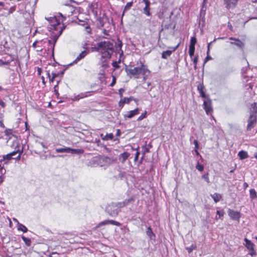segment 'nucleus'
<instances>
[{
	"mask_svg": "<svg viewBox=\"0 0 257 257\" xmlns=\"http://www.w3.org/2000/svg\"><path fill=\"white\" fill-rule=\"evenodd\" d=\"M149 151V149H148V148H145V150H144V152H143V154H144V155L146 154V153L148 152Z\"/></svg>",
	"mask_w": 257,
	"mask_h": 257,
	"instance_id": "obj_61",
	"label": "nucleus"
},
{
	"mask_svg": "<svg viewBox=\"0 0 257 257\" xmlns=\"http://www.w3.org/2000/svg\"><path fill=\"white\" fill-rule=\"evenodd\" d=\"M231 40H234L235 42H231L230 44L232 45H234L236 46H237L239 48H242L244 46L243 43H242L241 41H240L239 39H236L233 37H230L229 38Z\"/></svg>",
	"mask_w": 257,
	"mask_h": 257,
	"instance_id": "obj_12",
	"label": "nucleus"
},
{
	"mask_svg": "<svg viewBox=\"0 0 257 257\" xmlns=\"http://www.w3.org/2000/svg\"><path fill=\"white\" fill-rule=\"evenodd\" d=\"M139 147H138L137 149H136V150L137 151L136 154H135V159H134V161H137L138 160V158H139V155H140V152H139Z\"/></svg>",
	"mask_w": 257,
	"mask_h": 257,
	"instance_id": "obj_43",
	"label": "nucleus"
},
{
	"mask_svg": "<svg viewBox=\"0 0 257 257\" xmlns=\"http://www.w3.org/2000/svg\"><path fill=\"white\" fill-rule=\"evenodd\" d=\"M0 105L2 106V107H5V103L1 99H0Z\"/></svg>",
	"mask_w": 257,
	"mask_h": 257,
	"instance_id": "obj_52",
	"label": "nucleus"
},
{
	"mask_svg": "<svg viewBox=\"0 0 257 257\" xmlns=\"http://www.w3.org/2000/svg\"><path fill=\"white\" fill-rule=\"evenodd\" d=\"M120 208L118 202H112L106 206V211L110 216L115 217L120 212Z\"/></svg>",
	"mask_w": 257,
	"mask_h": 257,
	"instance_id": "obj_4",
	"label": "nucleus"
},
{
	"mask_svg": "<svg viewBox=\"0 0 257 257\" xmlns=\"http://www.w3.org/2000/svg\"><path fill=\"white\" fill-rule=\"evenodd\" d=\"M197 42V40L195 37H192L190 40V44L189 46H195V44Z\"/></svg>",
	"mask_w": 257,
	"mask_h": 257,
	"instance_id": "obj_38",
	"label": "nucleus"
},
{
	"mask_svg": "<svg viewBox=\"0 0 257 257\" xmlns=\"http://www.w3.org/2000/svg\"><path fill=\"white\" fill-rule=\"evenodd\" d=\"M112 162V159H111L109 157H106V164L108 165L110 164Z\"/></svg>",
	"mask_w": 257,
	"mask_h": 257,
	"instance_id": "obj_45",
	"label": "nucleus"
},
{
	"mask_svg": "<svg viewBox=\"0 0 257 257\" xmlns=\"http://www.w3.org/2000/svg\"><path fill=\"white\" fill-rule=\"evenodd\" d=\"M244 240L245 242L244 245L248 250H251L255 247V245L254 243L247 238H244Z\"/></svg>",
	"mask_w": 257,
	"mask_h": 257,
	"instance_id": "obj_14",
	"label": "nucleus"
},
{
	"mask_svg": "<svg viewBox=\"0 0 257 257\" xmlns=\"http://www.w3.org/2000/svg\"><path fill=\"white\" fill-rule=\"evenodd\" d=\"M108 220H105L103 221L100 222L97 225V227H99L101 226L108 225Z\"/></svg>",
	"mask_w": 257,
	"mask_h": 257,
	"instance_id": "obj_36",
	"label": "nucleus"
},
{
	"mask_svg": "<svg viewBox=\"0 0 257 257\" xmlns=\"http://www.w3.org/2000/svg\"><path fill=\"white\" fill-rule=\"evenodd\" d=\"M22 238L27 246H31L32 241L30 238H27L24 236H22Z\"/></svg>",
	"mask_w": 257,
	"mask_h": 257,
	"instance_id": "obj_25",
	"label": "nucleus"
},
{
	"mask_svg": "<svg viewBox=\"0 0 257 257\" xmlns=\"http://www.w3.org/2000/svg\"><path fill=\"white\" fill-rule=\"evenodd\" d=\"M19 155L16 158H15L17 160H19L20 159L22 153V151H19Z\"/></svg>",
	"mask_w": 257,
	"mask_h": 257,
	"instance_id": "obj_51",
	"label": "nucleus"
},
{
	"mask_svg": "<svg viewBox=\"0 0 257 257\" xmlns=\"http://www.w3.org/2000/svg\"><path fill=\"white\" fill-rule=\"evenodd\" d=\"M210 196L215 203L219 202L222 197L221 194L217 193L211 194Z\"/></svg>",
	"mask_w": 257,
	"mask_h": 257,
	"instance_id": "obj_22",
	"label": "nucleus"
},
{
	"mask_svg": "<svg viewBox=\"0 0 257 257\" xmlns=\"http://www.w3.org/2000/svg\"><path fill=\"white\" fill-rule=\"evenodd\" d=\"M108 224H111L117 226H120L121 225L120 222L113 220H108Z\"/></svg>",
	"mask_w": 257,
	"mask_h": 257,
	"instance_id": "obj_31",
	"label": "nucleus"
},
{
	"mask_svg": "<svg viewBox=\"0 0 257 257\" xmlns=\"http://www.w3.org/2000/svg\"><path fill=\"white\" fill-rule=\"evenodd\" d=\"M249 195L250 198L252 200L257 198L256 193L254 189H251L249 190Z\"/></svg>",
	"mask_w": 257,
	"mask_h": 257,
	"instance_id": "obj_24",
	"label": "nucleus"
},
{
	"mask_svg": "<svg viewBox=\"0 0 257 257\" xmlns=\"http://www.w3.org/2000/svg\"><path fill=\"white\" fill-rule=\"evenodd\" d=\"M130 154L128 152H124L122 154H120L119 156V160L122 162L124 163L126 159L129 157Z\"/></svg>",
	"mask_w": 257,
	"mask_h": 257,
	"instance_id": "obj_18",
	"label": "nucleus"
},
{
	"mask_svg": "<svg viewBox=\"0 0 257 257\" xmlns=\"http://www.w3.org/2000/svg\"><path fill=\"white\" fill-rule=\"evenodd\" d=\"M58 75L59 74L58 73H53V72L52 73V77L54 78H56V77H57L58 76Z\"/></svg>",
	"mask_w": 257,
	"mask_h": 257,
	"instance_id": "obj_55",
	"label": "nucleus"
},
{
	"mask_svg": "<svg viewBox=\"0 0 257 257\" xmlns=\"http://www.w3.org/2000/svg\"><path fill=\"white\" fill-rule=\"evenodd\" d=\"M147 111H145L144 113H143L138 118V121H140L145 118L146 117L147 115Z\"/></svg>",
	"mask_w": 257,
	"mask_h": 257,
	"instance_id": "obj_35",
	"label": "nucleus"
},
{
	"mask_svg": "<svg viewBox=\"0 0 257 257\" xmlns=\"http://www.w3.org/2000/svg\"><path fill=\"white\" fill-rule=\"evenodd\" d=\"M103 33L104 34V35H106V36L108 35V32L105 29L103 30Z\"/></svg>",
	"mask_w": 257,
	"mask_h": 257,
	"instance_id": "obj_57",
	"label": "nucleus"
},
{
	"mask_svg": "<svg viewBox=\"0 0 257 257\" xmlns=\"http://www.w3.org/2000/svg\"><path fill=\"white\" fill-rule=\"evenodd\" d=\"M83 152L84 151L82 149H75L69 148L68 153H71L72 154H82Z\"/></svg>",
	"mask_w": 257,
	"mask_h": 257,
	"instance_id": "obj_20",
	"label": "nucleus"
},
{
	"mask_svg": "<svg viewBox=\"0 0 257 257\" xmlns=\"http://www.w3.org/2000/svg\"><path fill=\"white\" fill-rule=\"evenodd\" d=\"M216 39H214L213 41L212 42H211L209 43H208V45H207V55H208L209 54V52H210V45L211 44L214 42L215 41H216Z\"/></svg>",
	"mask_w": 257,
	"mask_h": 257,
	"instance_id": "obj_41",
	"label": "nucleus"
},
{
	"mask_svg": "<svg viewBox=\"0 0 257 257\" xmlns=\"http://www.w3.org/2000/svg\"><path fill=\"white\" fill-rule=\"evenodd\" d=\"M146 234L151 239H153V237H155L156 235L152 231V229L150 226L147 228L146 231Z\"/></svg>",
	"mask_w": 257,
	"mask_h": 257,
	"instance_id": "obj_23",
	"label": "nucleus"
},
{
	"mask_svg": "<svg viewBox=\"0 0 257 257\" xmlns=\"http://www.w3.org/2000/svg\"><path fill=\"white\" fill-rule=\"evenodd\" d=\"M88 54V52L86 50H84L82 52H81V53H80L76 58V59L73 61L72 64L75 63L76 64L78 63L80 60L83 59L86 55Z\"/></svg>",
	"mask_w": 257,
	"mask_h": 257,
	"instance_id": "obj_11",
	"label": "nucleus"
},
{
	"mask_svg": "<svg viewBox=\"0 0 257 257\" xmlns=\"http://www.w3.org/2000/svg\"><path fill=\"white\" fill-rule=\"evenodd\" d=\"M238 156L240 160H243L248 157L247 152L242 150L238 152Z\"/></svg>",
	"mask_w": 257,
	"mask_h": 257,
	"instance_id": "obj_21",
	"label": "nucleus"
},
{
	"mask_svg": "<svg viewBox=\"0 0 257 257\" xmlns=\"http://www.w3.org/2000/svg\"><path fill=\"white\" fill-rule=\"evenodd\" d=\"M0 126L2 128L5 127V125H4V123L3 122L2 120H0Z\"/></svg>",
	"mask_w": 257,
	"mask_h": 257,
	"instance_id": "obj_56",
	"label": "nucleus"
},
{
	"mask_svg": "<svg viewBox=\"0 0 257 257\" xmlns=\"http://www.w3.org/2000/svg\"><path fill=\"white\" fill-rule=\"evenodd\" d=\"M113 44L110 41H101L97 44V49L101 54V65L103 68L108 67L107 60L113 52Z\"/></svg>",
	"mask_w": 257,
	"mask_h": 257,
	"instance_id": "obj_1",
	"label": "nucleus"
},
{
	"mask_svg": "<svg viewBox=\"0 0 257 257\" xmlns=\"http://www.w3.org/2000/svg\"><path fill=\"white\" fill-rule=\"evenodd\" d=\"M118 45L117 46V48H119L120 49L121 48L122 44V42L119 39H118Z\"/></svg>",
	"mask_w": 257,
	"mask_h": 257,
	"instance_id": "obj_49",
	"label": "nucleus"
},
{
	"mask_svg": "<svg viewBox=\"0 0 257 257\" xmlns=\"http://www.w3.org/2000/svg\"><path fill=\"white\" fill-rule=\"evenodd\" d=\"M134 200L133 198H130L124 200L122 202H118V205H119L120 208L123 207L124 206L127 205L128 204L134 201Z\"/></svg>",
	"mask_w": 257,
	"mask_h": 257,
	"instance_id": "obj_19",
	"label": "nucleus"
},
{
	"mask_svg": "<svg viewBox=\"0 0 257 257\" xmlns=\"http://www.w3.org/2000/svg\"><path fill=\"white\" fill-rule=\"evenodd\" d=\"M139 113V109L138 108H137L135 109L134 110L127 111L124 114V117L125 119L131 118L133 116H134L135 115H136Z\"/></svg>",
	"mask_w": 257,
	"mask_h": 257,
	"instance_id": "obj_10",
	"label": "nucleus"
},
{
	"mask_svg": "<svg viewBox=\"0 0 257 257\" xmlns=\"http://www.w3.org/2000/svg\"><path fill=\"white\" fill-rule=\"evenodd\" d=\"M133 4V1L127 3L126 4L125 6L124 7L123 14H124L125 11H127L129 10L132 7Z\"/></svg>",
	"mask_w": 257,
	"mask_h": 257,
	"instance_id": "obj_30",
	"label": "nucleus"
},
{
	"mask_svg": "<svg viewBox=\"0 0 257 257\" xmlns=\"http://www.w3.org/2000/svg\"><path fill=\"white\" fill-rule=\"evenodd\" d=\"M133 100V97H124L121 98L119 102V106H123V104L124 103L128 104L130 103V101Z\"/></svg>",
	"mask_w": 257,
	"mask_h": 257,
	"instance_id": "obj_17",
	"label": "nucleus"
},
{
	"mask_svg": "<svg viewBox=\"0 0 257 257\" xmlns=\"http://www.w3.org/2000/svg\"><path fill=\"white\" fill-rule=\"evenodd\" d=\"M62 31H63V29L61 28L58 34H54L53 35H52V39H53V53H54L55 45L59 37L61 35Z\"/></svg>",
	"mask_w": 257,
	"mask_h": 257,
	"instance_id": "obj_16",
	"label": "nucleus"
},
{
	"mask_svg": "<svg viewBox=\"0 0 257 257\" xmlns=\"http://www.w3.org/2000/svg\"><path fill=\"white\" fill-rule=\"evenodd\" d=\"M199 149V144L195 145V150H197Z\"/></svg>",
	"mask_w": 257,
	"mask_h": 257,
	"instance_id": "obj_63",
	"label": "nucleus"
},
{
	"mask_svg": "<svg viewBox=\"0 0 257 257\" xmlns=\"http://www.w3.org/2000/svg\"><path fill=\"white\" fill-rule=\"evenodd\" d=\"M192 61H193L194 65V67L195 69H196V68H197V62H198V55L196 56L192 59Z\"/></svg>",
	"mask_w": 257,
	"mask_h": 257,
	"instance_id": "obj_33",
	"label": "nucleus"
},
{
	"mask_svg": "<svg viewBox=\"0 0 257 257\" xmlns=\"http://www.w3.org/2000/svg\"><path fill=\"white\" fill-rule=\"evenodd\" d=\"M18 229L19 230L22 231L23 232H26L28 231L27 228L23 224L19 223Z\"/></svg>",
	"mask_w": 257,
	"mask_h": 257,
	"instance_id": "obj_27",
	"label": "nucleus"
},
{
	"mask_svg": "<svg viewBox=\"0 0 257 257\" xmlns=\"http://www.w3.org/2000/svg\"><path fill=\"white\" fill-rule=\"evenodd\" d=\"M216 213L217 214H218L219 215V218H220L221 216H223V212H221L219 210H217L216 211Z\"/></svg>",
	"mask_w": 257,
	"mask_h": 257,
	"instance_id": "obj_50",
	"label": "nucleus"
},
{
	"mask_svg": "<svg viewBox=\"0 0 257 257\" xmlns=\"http://www.w3.org/2000/svg\"><path fill=\"white\" fill-rule=\"evenodd\" d=\"M204 86L203 83H200L197 86V90L199 91L200 96L202 98H207V97L204 91Z\"/></svg>",
	"mask_w": 257,
	"mask_h": 257,
	"instance_id": "obj_13",
	"label": "nucleus"
},
{
	"mask_svg": "<svg viewBox=\"0 0 257 257\" xmlns=\"http://www.w3.org/2000/svg\"><path fill=\"white\" fill-rule=\"evenodd\" d=\"M243 187L244 189L248 187V184L247 183H244L243 184Z\"/></svg>",
	"mask_w": 257,
	"mask_h": 257,
	"instance_id": "obj_59",
	"label": "nucleus"
},
{
	"mask_svg": "<svg viewBox=\"0 0 257 257\" xmlns=\"http://www.w3.org/2000/svg\"><path fill=\"white\" fill-rule=\"evenodd\" d=\"M50 19L51 20L52 19V20L56 21V19L55 18H51V17H50V19H48L47 20L49 21V20H50Z\"/></svg>",
	"mask_w": 257,
	"mask_h": 257,
	"instance_id": "obj_64",
	"label": "nucleus"
},
{
	"mask_svg": "<svg viewBox=\"0 0 257 257\" xmlns=\"http://www.w3.org/2000/svg\"><path fill=\"white\" fill-rule=\"evenodd\" d=\"M3 158H4V159H5L6 161H10L12 159V157L9 155V154L3 155L2 156Z\"/></svg>",
	"mask_w": 257,
	"mask_h": 257,
	"instance_id": "obj_42",
	"label": "nucleus"
},
{
	"mask_svg": "<svg viewBox=\"0 0 257 257\" xmlns=\"http://www.w3.org/2000/svg\"><path fill=\"white\" fill-rule=\"evenodd\" d=\"M180 44L179 43L177 45L174 47H170V48L171 49L170 50H166L163 51L162 53V58L163 59H166L168 57H169L173 52H174L179 46Z\"/></svg>",
	"mask_w": 257,
	"mask_h": 257,
	"instance_id": "obj_8",
	"label": "nucleus"
},
{
	"mask_svg": "<svg viewBox=\"0 0 257 257\" xmlns=\"http://www.w3.org/2000/svg\"><path fill=\"white\" fill-rule=\"evenodd\" d=\"M196 168L199 171H202L204 169V166L200 164L199 163H198L197 165L196 166Z\"/></svg>",
	"mask_w": 257,
	"mask_h": 257,
	"instance_id": "obj_39",
	"label": "nucleus"
},
{
	"mask_svg": "<svg viewBox=\"0 0 257 257\" xmlns=\"http://www.w3.org/2000/svg\"><path fill=\"white\" fill-rule=\"evenodd\" d=\"M125 70L127 75L130 77L134 76L137 79L140 78L141 74H144L146 73H150V71L148 69L147 66L142 62L140 66L133 68H126Z\"/></svg>",
	"mask_w": 257,
	"mask_h": 257,
	"instance_id": "obj_2",
	"label": "nucleus"
},
{
	"mask_svg": "<svg viewBox=\"0 0 257 257\" xmlns=\"http://www.w3.org/2000/svg\"><path fill=\"white\" fill-rule=\"evenodd\" d=\"M203 108L207 115L212 114L213 112V108L212 107V101L211 99L208 98L206 100H204Z\"/></svg>",
	"mask_w": 257,
	"mask_h": 257,
	"instance_id": "obj_5",
	"label": "nucleus"
},
{
	"mask_svg": "<svg viewBox=\"0 0 257 257\" xmlns=\"http://www.w3.org/2000/svg\"><path fill=\"white\" fill-rule=\"evenodd\" d=\"M86 96L87 95L86 93H81L78 95L74 94L73 96H72L71 99L73 101H78L80 99L86 97Z\"/></svg>",
	"mask_w": 257,
	"mask_h": 257,
	"instance_id": "obj_15",
	"label": "nucleus"
},
{
	"mask_svg": "<svg viewBox=\"0 0 257 257\" xmlns=\"http://www.w3.org/2000/svg\"><path fill=\"white\" fill-rule=\"evenodd\" d=\"M150 73H146L145 74H142L143 76V78H144V80H146L147 79V77L148 75V74H149Z\"/></svg>",
	"mask_w": 257,
	"mask_h": 257,
	"instance_id": "obj_54",
	"label": "nucleus"
},
{
	"mask_svg": "<svg viewBox=\"0 0 257 257\" xmlns=\"http://www.w3.org/2000/svg\"><path fill=\"white\" fill-rule=\"evenodd\" d=\"M124 89L121 88L118 90V93L121 98H122V93L124 92Z\"/></svg>",
	"mask_w": 257,
	"mask_h": 257,
	"instance_id": "obj_44",
	"label": "nucleus"
},
{
	"mask_svg": "<svg viewBox=\"0 0 257 257\" xmlns=\"http://www.w3.org/2000/svg\"><path fill=\"white\" fill-rule=\"evenodd\" d=\"M143 3L145 4V7L143 8V13L146 15L147 16H151V13L150 12L151 11V3L150 2L149 0H143Z\"/></svg>",
	"mask_w": 257,
	"mask_h": 257,
	"instance_id": "obj_6",
	"label": "nucleus"
},
{
	"mask_svg": "<svg viewBox=\"0 0 257 257\" xmlns=\"http://www.w3.org/2000/svg\"><path fill=\"white\" fill-rule=\"evenodd\" d=\"M249 253H248V254H249L250 255H251V256H254V255H256V252L255 250V249L254 248L251 249V250H249Z\"/></svg>",
	"mask_w": 257,
	"mask_h": 257,
	"instance_id": "obj_40",
	"label": "nucleus"
},
{
	"mask_svg": "<svg viewBox=\"0 0 257 257\" xmlns=\"http://www.w3.org/2000/svg\"><path fill=\"white\" fill-rule=\"evenodd\" d=\"M47 75L48 77L49 78L50 82H53L55 78H53L52 76V77H51L50 74L49 72H47Z\"/></svg>",
	"mask_w": 257,
	"mask_h": 257,
	"instance_id": "obj_48",
	"label": "nucleus"
},
{
	"mask_svg": "<svg viewBox=\"0 0 257 257\" xmlns=\"http://www.w3.org/2000/svg\"><path fill=\"white\" fill-rule=\"evenodd\" d=\"M15 10V9L14 7H11L10 9V13H12L13 12H14V11Z\"/></svg>",
	"mask_w": 257,
	"mask_h": 257,
	"instance_id": "obj_58",
	"label": "nucleus"
},
{
	"mask_svg": "<svg viewBox=\"0 0 257 257\" xmlns=\"http://www.w3.org/2000/svg\"><path fill=\"white\" fill-rule=\"evenodd\" d=\"M239 0H223L225 8L228 9H233L236 7Z\"/></svg>",
	"mask_w": 257,
	"mask_h": 257,
	"instance_id": "obj_7",
	"label": "nucleus"
},
{
	"mask_svg": "<svg viewBox=\"0 0 257 257\" xmlns=\"http://www.w3.org/2000/svg\"><path fill=\"white\" fill-rule=\"evenodd\" d=\"M193 143H194V145H196L198 144V141L196 140H194Z\"/></svg>",
	"mask_w": 257,
	"mask_h": 257,
	"instance_id": "obj_62",
	"label": "nucleus"
},
{
	"mask_svg": "<svg viewBox=\"0 0 257 257\" xmlns=\"http://www.w3.org/2000/svg\"><path fill=\"white\" fill-rule=\"evenodd\" d=\"M247 124L246 130L247 131H250L256 124L257 123V104L253 102L251 105V108L249 111V115L247 119Z\"/></svg>",
	"mask_w": 257,
	"mask_h": 257,
	"instance_id": "obj_3",
	"label": "nucleus"
},
{
	"mask_svg": "<svg viewBox=\"0 0 257 257\" xmlns=\"http://www.w3.org/2000/svg\"><path fill=\"white\" fill-rule=\"evenodd\" d=\"M48 43L50 45H52V47L53 46V41H52L51 40H49Z\"/></svg>",
	"mask_w": 257,
	"mask_h": 257,
	"instance_id": "obj_60",
	"label": "nucleus"
},
{
	"mask_svg": "<svg viewBox=\"0 0 257 257\" xmlns=\"http://www.w3.org/2000/svg\"><path fill=\"white\" fill-rule=\"evenodd\" d=\"M113 138V135L112 133L107 134L102 138V140L104 141H107L109 140H112Z\"/></svg>",
	"mask_w": 257,
	"mask_h": 257,
	"instance_id": "obj_28",
	"label": "nucleus"
},
{
	"mask_svg": "<svg viewBox=\"0 0 257 257\" xmlns=\"http://www.w3.org/2000/svg\"><path fill=\"white\" fill-rule=\"evenodd\" d=\"M196 246L193 245V244H192L189 247H186V249L187 250L188 252L189 253H191L193 249H195L196 248Z\"/></svg>",
	"mask_w": 257,
	"mask_h": 257,
	"instance_id": "obj_34",
	"label": "nucleus"
},
{
	"mask_svg": "<svg viewBox=\"0 0 257 257\" xmlns=\"http://www.w3.org/2000/svg\"><path fill=\"white\" fill-rule=\"evenodd\" d=\"M68 151H69V147L56 149V152L57 153H68Z\"/></svg>",
	"mask_w": 257,
	"mask_h": 257,
	"instance_id": "obj_26",
	"label": "nucleus"
},
{
	"mask_svg": "<svg viewBox=\"0 0 257 257\" xmlns=\"http://www.w3.org/2000/svg\"><path fill=\"white\" fill-rule=\"evenodd\" d=\"M116 83V78L115 77H113L111 83L110 84V86H113Z\"/></svg>",
	"mask_w": 257,
	"mask_h": 257,
	"instance_id": "obj_47",
	"label": "nucleus"
},
{
	"mask_svg": "<svg viewBox=\"0 0 257 257\" xmlns=\"http://www.w3.org/2000/svg\"><path fill=\"white\" fill-rule=\"evenodd\" d=\"M59 25V24L57 23L56 24L51 25V27H49L51 31H52V33H54V31H56L58 29V27Z\"/></svg>",
	"mask_w": 257,
	"mask_h": 257,
	"instance_id": "obj_32",
	"label": "nucleus"
},
{
	"mask_svg": "<svg viewBox=\"0 0 257 257\" xmlns=\"http://www.w3.org/2000/svg\"><path fill=\"white\" fill-rule=\"evenodd\" d=\"M209 174L207 173L206 174H205L202 176V178L204 179L207 183H210L209 178Z\"/></svg>",
	"mask_w": 257,
	"mask_h": 257,
	"instance_id": "obj_37",
	"label": "nucleus"
},
{
	"mask_svg": "<svg viewBox=\"0 0 257 257\" xmlns=\"http://www.w3.org/2000/svg\"><path fill=\"white\" fill-rule=\"evenodd\" d=\"M19 152V150L18 151H14L10 153H9V155L12 158L13 156H15L17 153Z\"/></svg>",
	"mask_w": 257,
	"mask_h": 257,
	"instance_id": "obj_46",
	"label": "nucleus"
},
{
	"mask_svg": "<svg viewBox=\"0 0 257 257\" xmlns=\"http://www.w3.org/2000/svg\"><path fill=\"white\" fill-rule=\"evenodd\" d=\"M195 49V46H189L188 52H189V54L191 58H192V56L194 55Z\"/></svg>",
	"mask_w": 257,
	"mask_h": 257,
	"instance_id": "obj_29",
	"label": "nucleus"
},
{
	"mask_svg": "<svg viewBox=\"0 0 257 257\" xmlns=\"http://www.w3.org/2000/svg\"><path fill=\"white\" fill-rule=\"evenodd\" d=\"M211 59V57L209 56V54L207 55V57L205 58L204 63H206L208 60H210Z\"/></svg>",
	"mask_w": 257,
	"mask_h": 257,
	"instance_id": "obj_53",
	"label": "nucleus"
},
{
	"mask_svg": "<svg viewBox=\"0 0 257 257\" xmlns=\"http://www.w3.org/2000/svg\"><path fill=\"white\" fill-rule=\"evenodd\" d=\"M228 214L230 218L232 220H239L240 217L239 212L230 209L228 210Z\"/></svg>",
	"mask_w": 257,
	"mask_h": 257,
	"instance_id": "obj_9",
	"label": "nucleus"
}]
</instances>
